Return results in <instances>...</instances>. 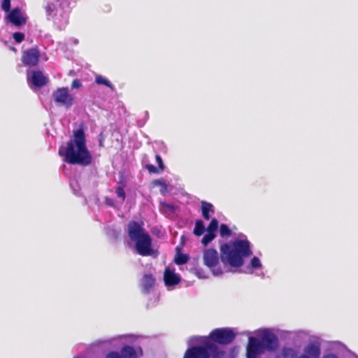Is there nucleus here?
Segmentation results:
<instances>
[{"label":"nucleus","mask_w":358,"mask_h":358,"mask_svg":"<svg viewBox=\"0 0 358 358\" xmlns=\"http://www.w3.org/2000/svg\"><path fill=\"white\" fill-rule=\"evenodd\" d=\"M59 155L69 164L87 166L92 164V156L86 145L85 134L82 129L73 133V140H70L66 145H61Z\"/></svg>","instance_id":"obj_1"},{"label":"nucleus","mask_w":358,"mask_h":358,"mask_svg":"<svg viewBox=\"0 0 358 358\" xmlns=\"http://www.w3.org/2000/svg\"><path fill=\"white\" fill-rule=\"evenodd\" d=\"M252 244L245 234H241L229 243L220 246V260L222 264H229L231 269L241 267L244 259L252 255Z\"/></svg>","instance_id":"obj_2"},{"label":"nucleus","mask_w":358,"mask_h":358,"mask_svg":"<svg viewBox=\"0 0 358 358\" xmlns=\"http://www.w3.org/2000/svg\"><path fill=\"white\" fill-rule=\"evenodd\" d=\"M261 340L256 337L250 336L246 348L247 358H258L266 350L275 351L279 346V341L277 336L269 328L259 329L255 331Z\"/></svg>","instance_id":"obj_3"},{"label":"nucleus","mask_w":358,"mask_h":358,"mask_svg":"<svg viewBox=\"0 0 358 358\" xmlns=\"http://www.w3.org/2000/svg\"><path fill=\"white\" fill-rule=\"evenodd\" d=\"M75 0H46L43 4L45 18L54 26L63 30L69 24L71 4Z\"/></svg>","instance_id":"obj_4"},{"label":"nucleus","mask_w":358,"mask_h":358,"mask_svg":"<svg viewBox=\"0 0 358 358\" xmlns=\"http://www.w3.org/2000/svg\"><path fill=\"white\" fill-rule=\"evenodd\" d=\"M127 234L134 242L136 253L143 257L152 256L154 253L152 239L143 224L137 221H130L127 224Z\"/></svg>","instance_id":"obj_5"},{"label":"nucleus","mask_w":358,"mask_h":358,"mask_svg":"<svg viewBox=\"0 0 358 358\" xmlns=\"http://www.w3.org/2000/svg\"><path fill=\"white\" fill-rule=\"evenodd\" d=\"M203 264L210 270L214 276L218 277L226 273L235 272L229 264L222 263L220 255L219 256L215 249H205L203 252Z\"/></svg>","instance_id":"obj_6"},{"label":"nucleus","mask_w":358,"mask_h":358,"mask_svg":"<svg viewBox=\"0 0 358 358\" xmlns=\"http://www.w3.org/2000/svg\"><path fill=\"white\" fill-rule=\"evenodd\" d=\"M322 340L317 336H310L302 352L292 358H320L322 354Z\"/></svg>","instance_id":"obj_7"},{"label":"nucleus","mask_w":358,"mask_h":358,"mask_svg":"<svg viewBox=\"0 0 358 358\" xmlns=\"http://www.w3.org/2000/svg\"><path fill=\"white\" fill-rule=\"evenodd\" d=\"M200 338L198 336H192L188 339L189 348L186 351L184 358H208L207 350H213L215 348V344L208 343L202 346L192 347L193 343L199 342Z\"/></svg>","instance_id":"obj_8"},{"label":"nucleus","mask_w":358,"mask_h":358,"mask_svg":"<svg viewBox=\"0 0 358 358\" xmlns=\"http://www.w3.org/2000/svg\"><path fill=\"white\" fill-rule=\"evenodd\" d=\"M236 336V334L233 329L225 327L213 330L209 335V338L215 343L228 345L234 341Z\"/></svg>","instance_id":"obj_9"},{"label":"nucleus","mask_w":358,"mask_h":358,"mask_svg":"<svg viewBox=\"0 0 358 358\" xmlns=\"http://www.w3.org/2000/svg\"><path fill=\"white\" fill-rule=\"evenodd\" d=\"M52 99L55 103L64 106L66 108H71L73 104V98L69 94L67 87L58 88L52 93Z\"/></svg>","instance_id":"obj_10"},{"label":"nucleus","mask_w":358,"mask_h":358,"mask_svg":"<svg viewBox=\"0 0 358 358\" xmlns=\"http://www.w3.org/2000/svg\"><path fill=\"white\" fill-rule=\"evenodd\" d=\"M243 273L246 274L254 275L261 279L266 276V271L260 259L258 257H252L248 265L245 267Z\"/></svg>","instance_id":"obj_11"},{"label":"nucleus","mask_w":358,"mask_h":358,"mask_svg":"<svg viewBox=\"0 0 358 358\" xmlns=\"http://www.w3.org/2000/svg\"><path fill=\"white\" fill-rule=\"evenodd\" d=\"M40 52L36 47L23 51L22 62L24 66H35L39 62Z\"/></svg>","instance_id":"obj_12"},{"label":"nucleus","mask_w":358,"mask_h":358,"mask_svg":"<svg viewBox=\"0 0 358 358\" xmlns=\"http://www.w3.org/2000/svg\"><path fill=\"white\" fill-rule=\"evenodd\" d=\"M8 21L15 27H21L27 23V17L20 8H13L7 15Z\"/></svg>","instance_id":"obj_13"},{"label":"nucleus","mask_w":358,"mask_h":358,"mask_svg":"<svg viewBox=\"0 0 358 358\" xmlns=\"http://www.w3.org/2000/svg\"><path fill=\"white\" fill-rule=\"evenodd\" d=\"M48 80V78L41 71L27 72V81L35 87H41L47 84Z\"/></svg>","instance_id":"obj_14"},{"label":"nucleus","mask_w":358,"mask_h":358,"mask_svg":"<svg viewBox=\"0 0 358 358\" xmlns=\"http://www.w3.org/2000/svg\"><path fill=\"white\" fill-rule=\"evenodd\" d=\"M164 280L166 287H173L179 284L180 277L171 268H166L164 273Z\"/></svg>","instance_id":"obj_15"},{"label":"nucleus","mask_w":358,"mask_h":358,"mask_svg":"<svg viewBox=\"0 0 358 358\" xmlns=\"http://www.w3.org/2000/svg\"><path fill=\"white\" fill-rule=\"evenodd\" d=\"M155 284V278L151 274H145L141 281L142 292L148 294Z\"/></svg>","instance_id":"obj_16"},{"label":"nucleus","mask_w":358,"mask_h":358,"mask_svg":"<svg viewBox=\"0 0 358 358\" xmlns=\"http://www.w3.org/2000/svg\"><path fill=\"white\" fill-rule=\"evenodd\" d=\"M201 212L202 217L206 220L210 219L211 215L215 213V207L213 205L208 201H201Z\"/></svg>","instance_id":"obj_17"},{"label":"nucleus","mask_w":358,"mask_h":358,"mask_svg":"<svg viewBox=\"0 0 358 358\" xmlns=\"http://www.w3.org/2000/svg\"><path fill=\"white\" fill-rule=\"evenodd\" d=\"M120 352L123 358H137L136 350L130 345L122 347Z\"/></svg>","instance_id":"obj_18"},{"label":"nucleus","mask_w":358,"mask_h":358,"mask_svg":"<svg viewBox=\"0 0 358 358\" xmlns=\"http://www.w3.org/2000/svg\"><path fill=\"white\" fill-rule=\"evenodd\" d=\"M205 231H206V228L204 225L203 222L201 220H196L195 221L193 234L196 236H200L203 235Z\"/></svg>","instance_id":"obj_19"},{"label":"nucleus","mask_w":358,"mask_h":358,"mask_svg":"<svg viewBox=\"0 0 358 358\" xmlns=\"http://www.w3.org/2000/svg\"><path fill=\"white\" fill-rule=\"evenodd\" d=\"M219 228V222L216 218H213L208 227H206V232L216 234V231Z\"/></svg>","instance_id":"obj_20"},{"label":"nucleus","mask_w":358,"mask_h":358,"mask_svg":"<svg viewBox=\"0 0 358 358\" xmlns=\"http://www.w3.org/2000/svg\"><path fill=\"white\" fill-rule=\"evenodd\" d=\"M189 256L186 254L178 252L174 259V262L178 265H183L189 260Z\"/></svg>","instance_id":"obj_21"},{"label":"nucleus","mask_w":358,"mask_h":358,"mask_svg":"<svg viewBox=\"0 0 358 358\" xmlns=\"http://www.w3.org/2000/svg\"><path fill=\"white\" fill-rule=\"evenodd\" d=\"M215 349L213 350H207L208 354V358L211 356L212 358H224L225 352L218 350L217 347L215 344Z\"/></svg>","instance_id":"obj_22"},{"label":"nucleus","mask_w":358,"mask_h":358,"mask_svg":"<svg viewBox=\"0 0 358 358\" xmlns=\"http://www.w3.org/2000/svg\"><path fill=\"white\" fill-rule=\"evenodd\" d=\"M152 185L156 187H160V192L164 194L167 192V185L163 178L156 179L152 181Z\"/></svg>","instance_id":"obj_23"},{"label":"nucleus","mask_w":358,"mask_h":358,"mask_svg":"<svg viewBox=\"0 0 358 358\" xmlns=\"http://www.w3.org/2000/svg\"><path fill=\"white\" fill-rule=\"evenodd\" d=\"M95 82L98 85H103L109 88H110L112 90H114L113 85L111 84V83L106 79L105 77L102 76H98L95 78Z\"/></svg>","instance_id":"obj_24"},{"label":"nucleus","mask_w":358,"mask_h":358,"mask_svg":"<svg viewBox=\"0 0 358 358\" xmlns=\"http://www.w3.org/2000/svg\"><path fill=\"white\" fill-rule=\"evenodd\" d=\"M159 208L161 212L164 214L173 213L175 210V208L173 205L167 203L166 202H161Z\"/></svg>","instance_id":"obj_25"},{"label":"nucleus","mask_w":358,"mask_h":358,"mask_svg":"<svg viewBox=\"0 0 358 358\" xmlns=\"http://www.w3.org/2000/svg\"><path fill=\"white\" fill-rule=\"evenodd\" d=\"M220 235L222 238L229 237L231 234V231L226 224H221L219 227Z\"/></svg>","instance_id":"obj_26"},{"label":"nucleus","mask_w":358,"mask_h":358,"mask_svg":"<svg viewBox=\"0 0 358 358\" xmlns=\"http://www.w3.org/2000/svg\"><path fill=\"white\" fill-rule=\"evenodd\" d=\"M216 237V234H213L211 233L206 232V234L203 236L201 239V243L206 246L208 245L211 241H213Z\"/></svg>","instance_id":"obj_27"},{"label":"nucleus","mask_w":358,"mask_h":358,"mask_svg":"<svg viewBox=\"0 0 358 358\" xmlns=\"http://www.w3.org/2000/svg\"><path fill=\"white\" fill-rule=\"evenodd\" d=\"M13 38L15 43H20L24 40L25 35L22 32L16 31L13 34Z\"/></svg>","instance_id":"obj_28"},{"label":"nucleus","mask_w":358,"mask_h":358,"mask_svg":"<svg viewBox=\"0 0 358 358\" xmlns=\"http://www.w3.org/2000/svg\"><path fill=\"white\" fill-rule=\"evenodd\" d=\"M1 8L3 10H4L6 13H10L12 10L11 5H10V0H2L1 3Z\"/></svg>","instance_id":"obj_29"},{"label":"nucleus","mask_w":358,"mask_h":358,"mask_svg":"<svg viewBox=\"0 0 358 358\" xmlns=\"http://www.w3.org/2000/svg\"><path fill=\"white\" fill-rule=\"evenodd\" d=\"M115 193H116L117 197L120 198L122 201H124L125 199L126 194H125V192H124L123 187L118 186L115 189Z\"/></svg>","instance_id":"obj_30"},{"label":"nucleus","mask_w":358,"mask_h":358,"mask_svg":"<svg viewBox=\"0 0 358 358\" xmlns=\"http://www.w3.org/2000/svg\"><path fill=\"white\" fill-rule=\"evenodd\" d=\"M106 358H123L121 352L119 353L116 351H110L106 355Z\"/></svg>","instance_id":"obj_31"},{"label":"nucleus","mask_w":358,"mask_h":358,"mask_svg":"<svg viewBox=\"0 0 358 358\" xmlns=\"http://www.w3.org/2000/svg\"><path fill=\"white\" fill-rule=\"evenodd\" d=\"M155 160L157 164H158V167L161 170H164L165 169V166L164 164L162 158L159 155H156L155 156Z\"/></svg>","instance_id":"obj_32"},{"label":"nucleus","mask_w":358,"mask_h":358,"mask_svg":"<svg viewBox=\"0 0 358 358\" xmlns=\"http://www.w3.org/2000/svg\"><path fill=\"white\" fill-rule=\"evenodd\" d=\"M196 274L199 278L205 279L208 278V275L205 274L202 269H196Z\"/></svg>","instance_id":"obj_33"},{"label":"nucleus","mask_w":358,"mask_h":358,"mask_svg":"<svg viewBox=\"0 0 358 358\" xmlns=\"http://www.w3.org/2000/svg\"><path fill=\"white\" fill-rule=\"evenodd\" d=\"M82 86V83L78 79H75L73 80L71 84V87L73 89H78Z\"/></svg>","instance_id":"obj_34"},{"label":"nucleus","mask_w":358,"mask_h":358,"mask_svg":"<svg viewBox=\"0 0 358 358\" xmlns=\"http://www.w3.org/2000/svg\"><path fill=\"white\" fill-rule=\"evenodd\" d=\"M146 169L150 173H158V169L152 164H147Z\"/></svg>","instance_id":"obj_35"},{"label":"nucleus","mask_w":358,"mask_h":358,"mask_svg":"<svg viewBox=\"0 0 358 358\" xmlns=\"http://www.w3.org/2000/svg\"><path fill=\"white\" fill-rule=\"evenodd\" d=\"M322 358H340L339 356L334 352H329L324 355Z\"/></svg>","instance_id":"obj_36"},{"label":"nucleus","mask_w":358,"mask_h":358,"mask_svg":"<svg viewBox=\"0 0 358 358\" xmlns=\"http://www.w3.org/2000/svg\"><path fill=\"white\" fill-rule=\"evenodd\" d=\"M291 352H293V350L290 348H284L282 351V354L284 357H286L288 355V354Z\"/></svg>","instance_id":"obj_37"},{"label":"nucleus","mask_w":358,"mask_h":358,"mask_svg":"<svg viewBox=\"0 0 358 358\" xmlns=\"http://www.w3.org/2000/svg\"><path fill=\"white\" fill-rule=\"evenodd\" d=\"M71 43L74 45H77L78 43V40L77 38H71L69 40V43Z\"/></svg>","instance_id":"obj_38"},{"label":"nucleus","mask_w":358,"mask_h":358,"mask_svg":"<svg viewBox=\"0 0 358 358\" xmlns=\"http://www.w3.org/2000/svg\"><path fill=\"white\" fill-rule=\"evenodd\" d=\"M70 185H71V188L73 189L74 194H75L76 195H79L78 192V191L76 190V189L74 187V185H73V182H71Z\"/></svg>","instance_id":"obj_39"},{"label":"nucleus","mask_w":358,"mask_h":358,"mask_svg":"<svg viewBox=\"0 0 358 358\" xmlns=\"http://www.w3.org/2000/svg\"><path fill=\"white\" fill-rule=\"evenodd\" d=\"M106 203L108 206H113V201L110 199H106Z\"/></svg>","instance_id":"obj_40"},{"label":"nucleus","mask_w":358,"mask_h":358,"mask_svg":"<svg viewBox=\"0 0 358 358\" xmlns=\"http://www.w3.org/2000/svg\"><path fill=\"white\" fill-rule=\"evenodd\" d=\"M12 51L16 52V49L14 47H10V48Z\"/></svg>","instance_id":"obj_41"},{"label":"nucleus","mask_w":358,"mask_h":358,"mask_svg":"<svg viewBox=\"0 0 358 358\" xmlns=\"http://www.w3.org/2000/svg\"><path fill=\"white\" fill-rule=\"evenodd\" d=\"M112 232H113V234L115 236H116L115 231L113 229V230H112Z\"/></svg>","instance_id":"obj_42"},{"label":"nucleus","mask_w":358,"mask_h":358,"mask_svg":"<svg viewBox=\"0 0 358 358\" xmlns=\"http://www.w3.org/2000/svg\"><path fill=\"white\" fill-rule=\"evenodd\" d=\"M73 358H77V357H73Z\"/></svg>","instance_id":"obj_43"}]
</instances>
